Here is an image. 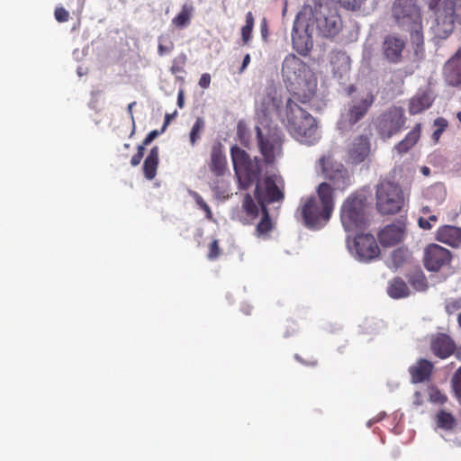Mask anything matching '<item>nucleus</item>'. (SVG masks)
Masks as SVG:
<instances>
[{"label":"nucleus","mask_w":461,"mask_h":461,"mask_svg":"<svg viewBox=\"0 0 461 461\" xmlns=\"http://www.w3.org/2000/svg\"><path fill=\"white\" fill-rule=\"evenodd\" d=\"M334 207L333 190L330 184L322 182L316 188V195L302 199L298 213L306 228L319 230L330 221Z\"/></svg>","instance_id":"f257e3e1"},{"label":"nucleus","mask_w":461,"mask_h":461,"mask_svg":"<svg viewBox=\"0 0 461 461\" xmlns=\"http://www.w3.org/2000/svg\"><path fill=\"white\" fill-rule=\"evenodd\" d=\"M301 14V26L311 25L317 36L332 39L343 28V22L336 5L328 3H314L313 6L304 5Z\"/></svg>","instance_id":"f03ea898"},{"label":"nucleus","mask_w":461,"mask_h":461,"mask_svg":"<svg viewBox=\"0 0 461 461\" xmlns=\"http://www.w3.org/2000/svg\"><path fill=\"white\" fill-rule=\"evenodd\" d=\"M294 69V77L291 82L292 95L294 101L302 104L310 102L316 93L317 77L304 62L290 54V68Z\"/></svg>","instance_id":"7ed1b4c3"},{"label":"nucleus","mask_w":461,"mask_h":461,"mask_svg":"<svg viewBox=\"0 0 461 461\" xmlns=\"http://www.w3.org/2000/svg\"><path fill=\"white\" fill-rule=\"evenodd\" d=\"M290 113L292 114L290 134L301 143L308 145L316 143L321 135L315 119L296 104L294 105L290 104Z\"/></svg>","instance_id":"20e7f679"},{"label":"nucleus","mask_w":461,"mask_h":461,"mask_svg":"<svg viewBox=\"0 0 461 461\" xmlns=\"http://www.w3.org/2000/svg\"><path fill=\"white\" fill-rule=\"evenodd\" d=\"M230 155L241 189H248L254 182H259L261 168L257 158L252 159L244 149L238 146H233L230 149Z\"/></svg>","instance_id":"39448f33"},{"label":"nucleus","mask_w":461,"mask_h":461,"mask_svg":"<svg viewBox=\"0 0 461 461\" xmlns=\"http://www.w3.org/2000/svg\"><path fill=\"white\" fill-rule=\"evenodd\" d=\"M435 35L439 39L447 38L454 31L455 23L461 24V0H440L435 9Z\"/></svg>","instance_id":"423d86ee"},{"label":"nucleus","mask_w":461,"mask_h":461,"mask_svg":"<svg viewBox=\"0 0 461 461\" xmlns=\"http://www.w3.org/2000/svg\"><path fill=\"white\" fill-rule=\"evenodd\" d=\"M318 165L333 193L335 191L343 192L351 185L352 176L348 170L342 163L334 159L330 153L322 155L318 160Z\"/></svg>","instance_id":"0eeeda50"},{"label":"nucleus","mask_w":461,"mask_h":461,"mask_svg":"<svg viewBox=\"0 0 461 461\" xmlns=\"http://www.w3.org/2000/svg\"><path fill=\"white\" fill-rule=\"evenodd\" d=\"M376 208L382 214H394L403 205V194L401 187L390 181L382 182L376 188Z\"/></svg>","instance_id":"6e6552de"},{"label":"nucleus","mask_w":461,"mask_h":461,"mask_svg":"<svg viewBox=\"0 0 461 461\" xmlns=\"http://www.w3.org/2000/svg\"><path fill=\"white\" fill-rule=\"evenodd\" d=\"M406 121L404 109L393 105L377 117L375 127L381 139L388 140L405 128Z\"/></svg>","instance_id":"1a4fd4ad"},{"label":"nucleus","mask_w":461,"mask_h":461,"mask_svg":"<svg viewBox=\"0 0 461 461\" xmlns=\"http://www.w3.org/2000/svg\"><path fill=\"white\" fill-rule=\"evenodd\" d=\"M340 220L347 232L361 230L366 224L364 199L349 195L341 205Z\"/></svg>","instance_id":"9d476101"},{"label":"nucleus","mask_w":461,"mask_h":461,"mask_svg":"<svg viewBox=\"0 0 461 461\" xmlns=\"http://www.w3.org/2000/svg\"><path fill=\"white\" fill-rule=\"evenodd\" d=\"M392 17L402 30L419 26L422 22L420 8L412 0H395L392 6Z\"/></svg>","instance_id":"9b49d317"},{"label":"nucleus","mask_w":461,"mask_h":461,"mask_svg":"<svg viewBox=\"0 0 461 461\" xmlns=\"http://www.w3.org/2000/svg\"><path fill=\"white\" fill-rule=\"evenodd\" d=\"M284 182L276 175L267 176L263 183L258 182L255 188V196L260 208H267V204L284 200Z\"/></svg>","instance_id":"f8f14e48"},{"label":"nucleus","mask_w":461,"mask_h":461,"mask_svg":"<svg viewBox=\"0 0 461 461\" xmlns=\"http://www.w3.org/2000/svg\"><path fill=\"white\" fill-rule=\"evenodd\" d=\"M374 102L375 95L371 92L354 96L348 104V111L343 122L345 127L352 128L362 120L367 114Z\"/></svg>","instance_id":"ddd939ff"},{"label":"nucleus","mask_w":461,"mask_h":461,"mask_svg":"<svg viewBox=\"0 0 461 461\" xmlns=\"http://www.w3.org/2000/svg\"><path fill=\"white\" fill-rule=\"evenodd\" d=\"M451 252L440 245L431 243L424 249L423 265L428 271L438 272L450 265Z\"/></svg>","instance_id":"4468645a"},{"label":"nucleus","mask_w":461,"mask_h":461,"mask_svg":"<svg viewBox=\"0 0 461 461\" xmlns=\"http://www.w3.org/2000/svg\"><path fill=\"white\" fill-rule=\"evenodd\" d=\"M301 14L298 13L293 25L292 41L294 50L305 57L309 54L313 46L312 34L313 31L307 23V26H301Z\"/></svg>","instance_id":"2eb2a0df"},{"label":"nucleus","mask_w":461,"mask_h":461,"mask_svg":"<svg viewBox=\"0 0 461 461\" xmlns=\"http://www.w3.org/2000/svg\"><path fill=\"white\" fill-rule=\"evenodd\" d=\"M354 248L358 258L370 261L380 255V249L372 234H358L354 239Z\"/></svg>","instance_id":"dca6fc26"},{"label":"nucleus","mask_w":461,"mask_h":461,"mask_svg":"<svg viewBox=\"0 0 461 461\" xmlns=\"http://www.w3.org/2000/svg\"><path fill=\"white\" fill-rule=\"evenodd\" d=\"M405 41L395 35L388 34L382 42V53L384 58L392 64H398L402 60V51L405 48Z\"/></svg>","instance_id":"f3484780"},{"label":"nucleus","mask_w":461,"mask_h":461,"mask_svg":"<svg viewBox=\"0 0 461 461\" xmlns=\"http://www.w3.org/2000/svg\"><path fill=\"white\" fill-rule=\"evenodd\" d=\"M371 151L370 140L366 135H360L354 139L348 151L350 163L358 165L366 160Z\"/></svg>","instance_id":"a211bd4d"},{"label":"nucleus","mask_w":461,"mask_h":461,"mask_svg":"<svg viewBox=\"0 0 461 461\" xmlns=\"http://www.w3.org/2000/svg\"><path fill=\"white\" fill-rule=\"evenodd\" d=\"M405 226L402 222L386 225L378 233V240L382 246L392 247L403 240Z\"/></svg>","instance_id":"6ab92c4d"},{"label":"nucleus","mask_w":461,"mask_h":461,"mask_svg":"<svg viewBox=\"0 0 461 461\" xmlns=\"http://www.w3.org/2000/svg\"><path fill=\"white\" fill-rule=\"evenodd\" d=\"M443 75L448 85L456 86L461 84V50H458L443 68Z\"/></svg>","instance_id":"aec40b11"},{"label":"nucleus","mask_w":461,"mask_h":461,"mask_svg":"<svg viewBox=\"0 0 461 461\" xmlns=\"http://www.w3.org/2000/svg\"><path fill=\"white\" fill-rule=\"evenodd\" d=\"M208 166L215 177H222L226 174L228 170L227 159L220 143L212 146Z\"/></svg>","instance_id":"412c9836"},{"label":"nucleus","mask_w":461,"mask_h":461,"mask_svg":"<svg viewBox=\"0 0 461 461\" xmlns=\"http://www.w3.org/2000/svg\"><path fill=\"white\" fill-rule=\"evenodd\" d=\"M456 349L454 340L446 334H439L431 342L432 352L440 358H447L451 356Z\"/></svg>","instance_id":"4be33fe9"},{"label":"nucleus","mask_w":461,"mask_h":461,"mask_svg":"<svg viewBox=\"0 0 461 461\" xmlns=\"http://www.w3.org/2000/svg\"><path fill=\"white\" fill-rule=\"evenodd\" d=\"M432 371L433 364L427 359H420L415 365L409 367V373L413 384L429 381Z\"/></svg>","instance_id":"5701e85b"},{"label":"nucleus","mask_w":461,"mask_h":461,"mask_svg":"<svg viewBox=\"0 0 461 461\" xmlns=\"http://www.w3.org/2000/svg\"><path fill=\"white\" fill-rule=\"evenodd\" d=\"M257 137L265 162L267 164L273 163L276 154L280 151V145L276 141L265 139L259 127H257Z\"/></svg>","instance_id":"b1692460"},{"label":"nucleus","mask_w":461,"mask_h":461,"mask_svg":"<svg viewBox=\"0 0 461 461\" xmlns=\"http://www.w3.org/2000/svg\"><path fill=\"white\" fill-rule=\"evenodd\" d=\"M437 240L453 248L461 245V229L456 226L446 225L437 231Z\"/></svg>","instance_id":"393cba45"},{"label":"nucleus","mask_w":461,"mask_h":461,"mask_svg":"<svg viewBox=\"0 0 461 461\" xmlns=\"http://www.w3.org/2000/svg\"><path fill=\"white\" fill-rule=\"evenodd\" d=\"M421 135V123H417L405 135V137L394 145V150L403 155L409 152L420 140Z\"/></svg>","instance_id":"a878e982"},{"label":"nucleus","mask_w":461,"mask_h":461,"mask_svg":"<svg viewBox=\"0 0 461 461\" xmlns=\"http://www.w3.org/2000/svg\"><path fill=\"white\" fill-rule=\"evenodd\" d=\"M158 154H159L158 148L157 146H154L150 149L149 155L147 156V158L144 160L143 173H144L145 177L148 180H152L153 178H155V176L157 175V170H158V161H159Z\"/></svg>","instance_id":"bb28decb"},{"label":"nucleus","mask_w":461,"mask_h":461,"mask_svg":"<svg viewBox=\"0 0 461 461\" xmlns=\"http://www.w3.org/2000/svg\"><path fill=\"white\" fill-rule=\"evenodd\" d=\"M432 105V100L427 93L413 96L409 103V113L412 115L422 113Z\"/></svg>","instance_id":"cd10ccee"},{"label":"nucleus","mask_w":461,"mask_h":461,"mask_svg":"<svg viewBox=\"0 0 461 461\" xmlns=\"http://www.w3.org/2000/svg\"><path fill=\"white\" fill-rule=\"evenodd\" d=\"M387 293L390 297L399 299L409 295L410 291L407 284L401 277L393 278L388 286Z\"/></svg>","instance_id":"c85d7f7f"},{"label":"nucleus","mask_w":461,"mask_h":461,"mask_svg":"<svg viewBox=\"0 0 461 461\" xmlns=\"http://www.w3.org/2000/svg\"><path fill=\"white\" fill-rule=\"evenodd\" d=\"M410 285L419 292H423L428 288V281L420 268L414 269L408 275Z\"/></svg>","instance_id":"c756f323"},{"label":"nucleus","mask_w":461,"mask_h":461,"mask_svg":"<svg viewBox=\"0 0 461 461\" xmlns=\"http://www.w3.org/2000/svg\"><path fill=\"white\" fill-rule=\"evenodd\" d=\"M262 211V218L256 227V235L258 238L266 239L273 229V223L269 217L267 208H260Z\"/></svg>","instance_id":"7c9ffc66"},{"label":"nucleus","mask_w":461,"mask_h":461,"mask_svg":"<svg viewBox=\"0 0 461 461\" xmlns=\"http://www.w3.org/2000/svg\"><path fill=\"white\" fill-rule=\"evenodd\" d=\"M194 7L191 5L185 4L180 13L172 20L173 24L177 28L186 27L190 23Z\"/></svg>","instance_id":"2f4dec72"},{"label":"nucleus","mask_w":461,"mask_h":461,"mask_svg":"<svg viewBox=\"0 0 461 461\" xmlns=\"http://www.w3.org/2000/svg\"><path fill=\"white\" fill-rule=\"evenodd\" d=\"M331 65L334 75L339 74L340 77L349 71V60L344 54H337L332 59Z\"/></svg>","instance_id":"473e14b6"},{"label":"nucleus","mask_w":461,"mask_h":461,"mask_svg":"<svg viewBox=\"0 0 461 461\" xmlns=\"http://www.w3.org/2000/svg\"><path fill=\"white\" fill-rule=\"evenodd\" d=\"M404 30H408L410 32L411 42L416 47L415 51L418 52V50L422 49L424 45L422 22L420 23L419 26H411L410 28H405Z\"/></svg>","instance_id":"72a5a7b5"},{"label":"nucleus","mask_w":461,"mask_h":461,"mask_svg":"<svg viewBox=\"0 0 461 461\" xmlns=\"http://www.w3.org/2000/svg\"><path fill=\"white\" fill-rule=\"evenodd\" d=\"M436 422L438 428L445 430H450L456 426L454 416L445 411H440L437 413Z\"/></svg>","instance_id":"f704fd0d"},{"label":"nucleus","mask_w":461,"mask_h":461,"mask_svg":"<svg viewBox=\"0 0 461 461\" xmlns=\"http://www.w3.org/2000/svg\"><path fill=\"white\" fill-rule=\"evenodd\" d=\"M254 28V16L251 12H248L245 19V25L241 28V40L244 45H248L252 38Z\"/></svg>","instance_id":"c9c22d12"},{"label":"nucleus","mask_w":461,"mask_h":461,"mask_svg":"<svg viewBox=\"0 0 461 461\" xmlns=\"http://www.w3.org/2000/svg\"><path fill=\"white\" fill-rule=\"evenodd\" d=\"M205 128V122L202 117L196 118L194 125L191 128L189 133V140L192 146H194L196 142L201 139L202 133Z\"/></svg>","instance_id":"e433bc0d"},{"label":"nucleus","mask_w":461,"mask_h":461,"mask_svg":"<svg viewBox=\"0 0 461 461\" xmlns=\"http://www.w3.org/2000/svg\"><path fill=\"white\" fill-rule=\"evenodd\" d=\"M175 48V44L168 34H161L158 37V53L159 56L169 54Z\"/></svg>","instance_id":"4c0bfd02"},{"label":"nucleus","mask_w":461,"mask_h":461,"mask_svg":"<svg viewBox=\"0 0 461 461\" xmlns=\"http://www.w3.org/2000/svg\"><path fill=\"white\" fill-rule=\"evenodd\" d=\"M242 208L249 218L255 219L258 216L259 208L249 194H246L244 196Z\"/></svg>","instance_id":"58836bf2"},{"label":"nucleus","mask_w":461,"mask_h":461,"mask_svg":"<svg viewBox=\"0 0 461 461\" xmlns=\"http://www.w3.org/2000/svg\"><path fill=\"white\" fill-rule=\"evenodd\" d=\"M408 258L407 251L402 249H397L392 252L391 258L394 267H400Z\"/></svg>","instance_id":"ea45409f"},{"label":"nucleus","mask_w":461,"mask_h":461,"mask_svg":"<svg viewBox=\"0 0 461 461\" xmlns=\"http://www.w3.org/2000/svg\"><path fill=\"white\" fill-rule=\"evenodd\" d=\"M212 191L216 194H223L226 192V183L222 177H215L209 182Z\"/></svg>","instance_id":"a19ab883"},{"label":"nucleus","mask_w":461,"mask_h":461,"mask_svg":"<svg viewBox=\"0 0 461 461\" xmlns=\"http://www.w3.org/2000/svg\"><path fill=\"white\" fill-rule=\"evenodd\" d=\"M221 254V249L219 246L218 240H213L209 245V251L207 254V258L210 260H215Z\"/></svg>","instance_id":"79ce46f5"},{"label":"nucleus","mask_w":461,"mask_h":461,"mask_svg":"<svg viewBox=\"0 0 461 461\" xmlns=\"http://www.w3.org/2000/svg\"><path fill=\"white\" fill-rule=\"evenodd\" d=\"M452 387L457 398L461 399V366L452 378Z\"/></svg>","instance_id":"37998d69"},{"label":"nucleus","mask_w":461,"mask_h":461,"mask_svg":"<svg viewBox=\"0 0 461 461\" xmlns=\"http://www.w3.org/2000/svg\"><path fill=\"white\" fill-rule=\"evenodd\" d=\"M445 309L447 313L449 315L456 313L458 310L461 309V298L450 299L447 301Z\"/></svg>","instance_id":"c03bdc74"},{"label":"nucleus","mask_w":461,"mask_h":461,"mask_svg":"<svg viewBox=\"0 0 461 461\" xmlns=\"http://www.w3.org/2000/svg\"><path fill=\"white\" fill-rule=\"evenodd\" d=\"M339 4L348 10L359 9L364 0H339Z\"/></svg>","instance_id":"a18cd8bd"},{"label":"nucleus","mask_w":461,"mask_h":461,"mask_svg":"<svg viewBox=\"0 0 461 461\" xmlns=\"http://www.w3.org/2000/svg\"><path fill=\"white\" fill-rule=\"evenodd\" d=\"M55 18L59 23L67 22L69 18V13L63 7H58L55 10Z\"/></svg>","instance_id":"49530a36"},{"label":"nucleus","mask_w":461,"mask_h":461,"mask_svg":"<svg viewBox=\"0 0 461 461\" xmlns=\"http://www.w3.org/2000/svg\"><path fill=\"white\" fill-rule=\"evenodd\" d=\"M144 151H145V149L143 148V146H139L138 147V150H137V153L135 155L132 156L131 159V165L132 167H136L138 166L141 159L143 158V156H144Z\"/></svg>","instance_id":"de8ad7c7"},{"label":"nucleus","mask_w":461,"mask_h":461,"mask_svg":"<svg viewBox=\"0 0 461 461\" xmlns=\"http://www.w3.org/2000/svg\"><path fill=\"white\" fill-rule=\"evenodd\" d=\"M434 126L436 127V129L438 130H440L442 131H444L447 126H448V122L447 121L443 118V117H438L434 120Z\"/></svg>","instance_id":"09e8293b"},{"label":"nucleus","mask_w":461,"mask_h":461,"mask_svg":"<svg viewBox=\"0 0 461 461\" xmlns=\"http://www.w3.org/2000/svg\"><path fill=\"white\" fill-rule=\"evenodd\" d=\"M158 135V131L154 130V131H151L146 137L145 139L143 140L142 141V144L140 146H143V148L145 149L146 146H148L149 144H150Z\"/></svg>","instance_id":"8fccbe9b"},{"label":"nucleus","mask_w":461,"mask_h":461,"mask_svg":"<svg viewBox=\"0 0 461 461\" xmlns=\"http://www.w3.org/2000/svg\"><path fill=\"white\" fill-rule=\"evenodd\" d=\"M210 83H211V76L210 74L208 73H204L201 76L200 79H199V86L202 87V88H208L209 86H210Z\"/></svg>","instance_id":"3c124183"},{"label":"nucleus","mask_w":461,"mask_h":461,"mask_svg":"<svg viewBox=\"0 0 461 461\" xmlns=\"http://www.w3.org/2000/svg\"><path fill=\"white\" fill-rule=\"evenodd\" d=\"M260 32H261L262 39L265 41H267V36H268V25H267V21L266 18H263L260 23Z\"/></svg>","instance_id":"603ef678"},{"label":"nucleus","mask_w":461,"mask_h":461,"mask_svg":"<svg viewBox=\"0 0 461 461\" xmlns=\"http://www.w3.org/2000/svg\"><path fill=\"white\" fill-rule=\"evenodd\" d=\"M191 194L200 209H201V207H203L206 204V202L203 199V197L198 193L192 192Z\"/></svg>","instance_id":"864d4df0"},{"label":"nucleus","mask_w":461,"mask_h":461,"mask_svg":"<svg viewBox=\"0 0 461 461\" xmlns=\"http://www.w3.org/2000/svg\"><path fill=\"white\" fill-rule=\"evenodd\" d=\"M176 114H177V112L175 111L173 113H167L165 115V122H164V124L162 126L161 132H163L166 130L167 125L170 123V121L172 119H174L176 116Z\"/></svg>","instance_id":"5fc2aeb1"},{"label":"nucleus","mask_w":461,"mask_h":461,"mask_svg":"<svg viewBox=\"0 0 461 461\" xmlns=\"http://www.w3.org/2000/svg\"><path fill=\"white\" fill-rule=\"evenodd\" d=\"M419 226L420 228H422L423 230H429V229H431V224H430L429 221L427 220V219H424L422 217H420L419 219Z\"/></svg>","instance_id":"6e6d98bb"},{"label":"nucleus","mask_w":461,"mask_h":461,"mask_svg":"<svg viewBox=\"0 0 461 461\" xmlns=\"http://www.w3.org/2000/svg\"><path fill=\"white\" fill-rule=\"evenodd\" d=\"M279 107V100L275 97L271 98V103L267 104L266 110L277 109Z\"/></svg>","instance_id":"4d7b16f0"},{"label":"nucleus","mask_w":461,"mask_h":461,"mask_svg":"<svg viewBox=\"0 0 461 461\" xmlns=\"http://www.w3.org/2000/svg\"><path fill=\"white\" fill-rule=\"evenodd\" d=\"M201 210H203L205 212V217L207 220H212V212L210 206L207 203L204 206L201 207Z\"/></svg>","instance_id":"13d9d810"},{"label":"nucleus","mask_w":461,"mask_h":461,"mask_svg":"<svg viewBox=\"0 0 461 461\" xmlns=\"http://www.w3.org/2000/svg\"><path fill=\"white\" fill-rule=\"evenodd\" d=\"M250 62V55L249 54H246L243 58V61H242V65H241V68L240 69V72H242L246 69V68L249 66Z\"/></svg>","instance_id":"bf43d9fd"},{"label":"nucleus","mask_w":461,"mask_h":461,"mask_svg":"<svg viewBox=\"0 0 461 461\" xmlns=\"http://www.w3.org/2000/svg\"><path fill=\"white\" fill-rule=\"evenodd\" d=\"M433 397H434L433 401L438 402L441 403H443L447 401V397L445 395L441 394L439 392H437L436 395Z\"/></svg>","instance_id":"052dcab7"},{"label":"nucleus","mask_w":461,"mask_h":461,"mask_svg":"<svg viewBox=\"0 0 461 461\" xmlns=\"http://www.w3.org/2000/svg\"><path fill=\"white\" fill-rule=\"evenodd\" d=\"M443 133L442 131L436 129L432 134V139L435 142H438L441 134Z\"/></svg>","instance_id":"680f3d73"},{"label":"nucleus","mask_w":461,"mask_h":461,"mask_svg":"<svg viewBox=\"0 0 461 461\" xmlns=\"http://www.w3.org/2000/svg\"><path fill=\"white\" fill-rule=\"evenodd\" d=\"M177 105L182 108L184 106V93L180 91L177 95Z\"/></svg>","instance_id":"e2e57ef3"},{"label":"nucleus","mask_w":461,"mask_h":461,"mask_svg":"<svg viewBox=\"0 0 461 461\" xmlns=\"http://www.w3.org/2000/svg\"><path fill=\"white\" fill-rule=\"evenodd\" d=\"M440 0H430L429 3V9H435L438 3H439Z\"/></svg>","instance_id":"0e129e2a"},{"label":"nucleus","mask_w":461,"mask_h":461,"mask_svg":"<svg viewBox=\"0 0 461 461\" xmlns=\"http://www.w3.org/2000/svg\"><path fill=\"white\" fill-rule=\"evenodd\" d=\"M428 220L436 222L438 218L436 215H430Z\"/></svg>","instance_id":"69168bd1"},{"label":"nucleus","mask_w":461,"mask_h":461,"mask_svg":"<svg viewBox=\"0 0 461 461\" xmlns=\"http://www.w3.org/2000/svg\"><path fill=\"white\" fill-rule=\"evenodd\" d=\"M422 173H423L424 175H429V167H422Z\"/></svg>","instance_id":"338daca9"},{"label":"nucleus","mask_w":461,"mask_h":461,"mask_svg":"<svg viewBox=\"0 0 461 461\" xmlns=\"http://www.w3.org/2000/svg\"><path fill=\"white\" fill-rule=\"evenodd\" d=\"M457 323H458V326L460 327L461 329V312L458 314L457 316Z\"/></svg>","instance_id":"774afa93"}]
</instances>
